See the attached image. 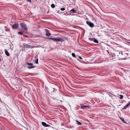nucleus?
<instances>
[{
	"label": "nucleus",
	"mask_w": 130,
	"mask_h": 130,
	"mask_svg": "<svg viewBox=\"0 0 130 130\" xmlns=\"http://www.w3.org/2000/svg\"><path fill=\"white\" fill-rule=\"evenodd\" d=\"M21 27L23 29L26 30H27V28L26 25L24 23H21L20 24Z\"/></svg>",
	"instance_id": "f257e3e1"
},
{
	"label": "nucleus",
	"mask_w": 130,
	"mask_h": 130,
	"mask_svg": "<svg viewBox=\"0 0 130 130\" xmlns=\"http://www.w3.org/2000/svg\"><path fill=\"white\" fill-rule=\"evenodd\" d=\"M53 41L55 42L60 41L62 42L63 41V40L62 38H53Z\"/></svg>",
	"instance_id": "f03ea898"
},
{
	"label": "nucleus",
	"mask_w": 130,
	"mask_h": 130,
	"mask_svg": "<svg viewBox=\"0 0 130 130\" xmlns=\"http://www.w3.org/2000/svg\"><path fill=\"white\" fill-rule=\"evenodd\" d=\"M23 46L24 47L26 48H31L32 46L26 43H23Z\"/></svg>",
	"instance_id": "7ed1b4c3"
},
{
	"label": "nucleus",
	"mask_w": 130,
	"mask_h": 130,
	"mask_svg": "<svg viewBox=\"0 0 130 130\" xmlns=\"http://www.w3.org/2000/svg\"><path fill=\"white\" fill-rule=\"evenodd\" d=\"M45 30L46 32V36L47 37L50 36L51 35V34L50 33L49 31L47 29H45Z\"/></svg>",
	"instance_id": "20e7f679"
},
{
	"label": "nucleus",
	"mask_w": 130,
	"mask_h": 130,
	"mask_svg": "<svg viewBox=\"0 0 130 130\" xmlns=\"http://www.w3.org/2000/svg\"><path fill=\"white\" fill-rule=\"evenodd\" d=\"M19 24L18 23H15L12 26L13 29H15L18 28V27Z\"/></svg>",
	"instance_id": "39448f33"
},
{
	"label": "nucleus",
	"mask_w": 130,
	"mask_h": 130,
	"mask_svg": "<svg viewBox=\"0 0 130 130\" xmlns=\"http://www.w3.org/2000/svg\"><path fill=\"white\" fill-rule=\"evenodd\" d=\"M86 23L88 25H89L90 27H93L94 26V24L93 23H92L91 22H89L88 21H87Z\"/></svg>",
	"instance_id": "423d86ee"
},
{
	"label": "nucleus",
	"mask_w": 130,
	"mask_h": 130,
	"mask_svg": "<svg viewBox=\"0 0 130 130\" xmlns=\"http://www.w3.org/2000/svg\"><path fill=\"white\" fill-rule=\"evenodd\" d=\"M55 90H56L54 88H51L49 89L48 90V92L49 93L54 92L55 91Z\"/></svg>",
	"instance_id": "0eeeda50"
},
{
	"label": "nucleus",
	"mask_w": 130,
	"mask_h": 130,
	"mask_svg": "<svg viewBox=\"0 0 130 130\" xmlns=\"http://www.w3.org/2000/svg\"><path fill=\"white\" fill-rule=\"evenodd\" d=\"M89 40L93 41L95 43H99V41L96 39L89 38Z\"/></svg>",
	"instance_id": "6e6552de"
},
{
	"label": "nucleus",
	"mask_w": 130,
	"mask_h": 130,
	"mask_svg": "<svg viewBox=\"0 0 130 130\" xmlns=\"http://www.w3.org/2000/svg\"><path fill=\"white\" fill-rule=\"evenodd\" d=\"M42 124L43 126H45V127H50V125L48 124H47L45 123L44 122H42Z\"/></svg>",
	"instance_id": "1a4fd4ad"
},
{
	"label": "nucleus",
	"mask_w": 130,
	"mask_h": 130,
	"mask_svg": "<svg viewBox=\"0 0 130 130\" xmlns=\"http://www.w3.org/2000/svg\"><path fill=\"white\" fill-rule=\"evenodd\" d=\"M89 106H86V105H84L83 104H82L80 105V108L81 109H83L84 108H88Z\"/></svg>",
	"instance_id": "9d476101"
},
{
	"label": "nucleus",
	"mask_w": 130,
	"mask_h": 130,
	"mask_svg": "<svg viewBox=\"0 0 130 130\" xmlns=\"http://www.w3.org/2000/svg\"><path fill=\"white\" fill-rule=\"evenodd\" d=\"M5 54L8 56H9L10 55V54L7 51H6V50L5 51Z\"/></svg>",
	"instance_id": "9b49d317"
},
{
	"label": "nucleus",
	"mask_w": 130,
	"mask_h": 130,
	"mask_svg": "<svg viewBox=\"0 0 130 130\" xmlns=\"http://www.w3.org/2000/svg\"><path fill=\"white\" fill-rule=\"evenodd\" d=\"M70 12L71 13H75L76 12V11L75 10V9L73 8L72 9H71L70 11Z\"/></svg>",
	"instance_id": "f8f14e48"
},
{
	"label": "nucleus",
	"mask_w": 130,
	"mask_h": 130,
	"mask_svg": "<svg viewBox=\"0 0 130 130\" xmlns=\"http://www.w3.org/2000/svg\"><path fill=\"white\" fill-rule=\"evenodd\" d=\"M76 124L77 125H81L82 124V123L79 122L77 120H76Z\"/></svg>",
	"instance_id": "ddd939ff"
},
{
	"label": "nucleus",
	"mask_w": 130,
	"mask_h": 130,
	"mask_svg": "<svg viewBox=\"0 0 130 130\" xmlns=\"http://www.w3.org/2000/svg\"><path fill=\"white\" fill-rule=\"evenodd\" d=\"M35 66H28L27 68L29 69H31L32 68H35Z\"/></svg>",
	"instance_id": "4468645a"
},
{
	"label": "nucleus",
	"mask_w": 130,
	"mask_h": 130,
	"mask_svg": "<svg viewBox=\"0 0 130 130\" xmlns=\"http://www.w3.org/2000/svg\"><path fill=\"white\" fill-rule=\"evenodd\" d=\"M120 119L123 122V123H126V122L124 120V119L123 118H120Z\"/></svg>",
	"instance_id": "2eb2a0df"
},
{
	"label": "nucleus",
	"mask_w": 130,
	"mask_h": 130,
	"mask_svg": "<svg viewBox=\"0 0 130 130\" xmlns=\"http://www.w3.org/2000/svg\"><path fill=\"white\" fill-rule=\"evenodd\" d=\"M40 47V46H32V48H38Z\"/></svg>",
	"instance_id": "dca6fc26"
},
{
	"label": "nucleus",
	"mask_w": 130,
	"mask_h": 130,
	"mask_svg": "<svg viewBox=\"0 0 130 130\" xmlns=\"http://www.w3.org/2000/svg\"><path fill=\"white\" fill-rule=\"evenodd\" d=\"M130 105V101H129L128 103L127 104V105H126V106L127 107H128L129 106V105Z\"/></svg>",
	"instance_id": "f3484780"
},
{
	"label": "nucleus",
	"mask_w": 130,
	"mask_h": 130,
	"mask_svg": "<svg viewBox=\"0 0 130 130\" xmlns=\"http://www.w3.org/2000/svg\"><path fill=\"white\" fill-rule=\"evenodd\" d=\"M72 55L73 57L75 58L76 56L75 55V54L74 53H73L72 54Z\"/></svg>",
	"instance_id": "a211bd4d"
},
{
	"label": "nucleus",
	"mask_w": 130,
	"mask_h": 130,
	"mask_svg": "<svg viewBox=\"0 0 130 130\" xmlns=\"http://www.w3.org/2000/svg\"><path fill=\"white\" fill-rule=\"evenodd\" d=\"M46 38L47 39H49V40H52L53 41V38H51V37H47V38Z\"/></svg>",
	"instance_id": "6ab92c4d"
},
{
	"label": "nucleus",
	"mask_w": 130,
	"mask_h": 130,
	"mask_svg": "<svg viewBox=\"0 0 130 130\" xmlns=\"http://www.w3.org/2000/svg\"><path fill=\"white\" fill-rule=\"evenodd\" d=\"M120 97H119V98L120 99H122L123 98V96L122 95H120Z\"/></svg>",
	"instance_id": "aec40b11"
},
{
	"label": "nucleus",
	"mask_w": 130,
	"mask_h": 130,
	"mask_svg": "<svg viewBox=\"0 0 130 130\" xmlns=\"http://www.w3.org/2000/svg\"><path fill=\"white\" fill-rule=\"evenodd\" d=\"M51 7L53 8H54L55 7V5L53 4H52L51 5Z\"/></svg>",
	"instance_id": "412c9836"
},
{
	"label": "nucleus",
	"mask_w": 130,
	"mask_h": 130,
	"mask_svg": "<svg viewBox=\"0 0 130 130\" xmlns=\"http://www.w3.org/2000/svg\"><path fill=\"white\" fill-rule=\"evenodd\" d=\"M27 64L28 65L32 66L33 65V64L31 63H27Z\"/></svg>",
	"instance_id": "4be33fe9"
},
{
	"label": "nucleus",
	"mask_w": 130,
	"mask_h": 130,
	"mask_svg": "<svg viewBox=\"0 0 130 130\" xmlns=\"http://www.w3.org/2000/svg\"><path fill=\"white\" fill-rule=\"evenodd\" d=\"M18 34L20 35H22V34H23V33L22 32H18Z\"/></svg>",
	"instance_id": "5701e85b"
},
{
	"label": "nucleus",
	"mask_w": 130,
	"mask_h": 130,
	"mask_svg": "<svg viewBox=\"0 0 130 130\" xmlns=\"http://www.w3.org/2000/svg\"><path fill=\"white\" fill-rule=\"evenodd\" d=\"M35 63L36 64H37L38 63V58H37L36 59V61H35Z\"/></svg>",
	"instance_id": "b1692460"
},
{
	"label": "nucleus",
	"mask_w": 130,
	"mask_h": 130,
	"mask_svg": "<svg viewBox=\"0 0 130 130\" xmlns=\"http://www.w3.org/2000/svg\"><path fill=\"white\" fill-rule=\"evenodd\" d=\"M108 94L111 97H112V94L111 93H109Z\"/></svg>",
	"instance_id": "393cba45"
},
{
	"label": "nucleus",
	"mask_w": 130,
	"mask_h": 130,
	"mask_svg": "<svg viewBox=\"0 0 130 130\" xmlns=\"http://www.w3.org/2000/svg\"><path fill=\"white\" fill-rule=\"evenodd\" d=\"M65 10L64 8H61L60 9V10L61 11H64Z\"/></svg>",
	"instance_id": "a878e982"
},
{
	"label": "nucleus",
	"mask_w": 130,
	"mask_h": 130,
	"mask_svg": "<svg viewBox=\"0 0 130 130\" xmlns=\"http://www.w3.org/2000/svg\"><path fill=\"white\" fill-rule=\"evenodd\" d=\"M27 2H29L30 3H31V0H26Z\"/></svg>",
	"instance_id": "bb28decb"
},
{
	"label": "nucleus",
	"mask_w": 130,
	"mask_h": 130,
	"mask_svg": "<svg viewBox=\"0 0 130 130\" xmlns=\"http://www.w3.org/2000/svg\"><path fill=\"white\" fill-rule=\"evenodd\" d=\"M127 108V107L125 106L123 108V109H126Z\"/></svg>",
	"instance_id": "cd10ccee"
},
{
	"label": "nucleus",
	"mask_w": 130,
	"mask_h": 130,
	"mask_svg": "<svg viewBox=\"0 0 130 130\" xmlns=\"http://www.w3.org/2000/svg\"><path fill=\"white\" fill-rule=\"evenodd\" d=\"M78 57L79 58H80V59H82V58L81 57H80V56H78Z\"/></svg>",
	"instance_id": "c85d7f7f"
},
{
	"label": "nucleus",
	"mask_w": 130,
	"mask_h": 130,
	"mask_svg": "<svg viewBox=\"0 0 130 130\" xmlns=\"http://www.w3.org/2000/svg\"><path fill=\"white\" fill-rule=\"evenodd\" d=\"M25 37H27L28 36H24Z\"/></svg>",
	"instance_id": "c756f323"
},
{
	"label": "nucleus",
	"mask_w": 130,
	"mask_h": 130,
	"mask_svg": "<svg viewBox=\"0 0 130 130\" xmlns=\"http://www.w3.org/2000/svg\"><path fill=\"white\" fill-rule=\"evenodd\" d=\"M37 37H40V36H37Z\"/></svg>",
	"instance_id": "7c9ffc66"
},
{
	"label": "nucleus",
	"mask_w": 130,
	"mask_h": 130,
	"mask_svg": "<svg viewBox=\"0 0 130 130\" xmlns=\"http://www.w3.org/2000/svg\"><path fill=\"white\" fill-rule=\"evenodd\" d=\"M128 43L130 44V42H128Z\"/></svg>",
	"instance_id": "2f4dec72"
},
{
	"label": "nucleus",
	"mask_w": 130,
	"mask_h": 130,
	"mask_svg": "<svg viewBox=\"0 0 130 130\" xmlns=\"http://www.w3.org/2000/svg\"><path fill=\"white\" fill-rule=\"evenodd\" d=\"M126 59L125 58V59Z\"/></svg>",
	"instance_id": "473e14b6"
},
{
	"label": "nucleus",
	"mask_w": 130,
	"mask_h": 130,
	"mask_svg": "<svg viewBox=\"0 0 130 130\" xmlns=\"http://www.w3.org/2000/svg\"><path fill=\"white\" fill-rule=\"evenodd\" d=\"M6 31H7V30H6Z\"/></svg>",
	"instance_id": "72a5a7b5"
},
{
	"label": "nucleus",
	"mask_w": 130,
	"mask_h": 130,
	"mask_svg": "<svg viewBox=\"0 0 130 130\" xmlns=\"http://www.w3.org/2000/svg\"><path fill=\"white\" fill-rule=\"evenodd\" d=\"M6 31H7V30H6Z\"/></svg>",
	"instance_id": "f704fd0d"
}]
</instances>
